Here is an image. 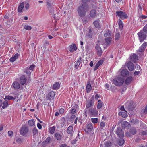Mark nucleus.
<instances>
[{
  "mask_svg": "<svg viewBox=\"0 0 147 147\" xmlns=\"http://www.w3.org/2000/svg\"><path fill=\"white\" fill-rule=\"evenodd\" d=\"M77 10L80 16L84 17L86 15V12L88 10V6L87 4L84 3L78 7Z\"/></svg>",
  "mask_w": 147,
  "mask_h": 147,
  "instance_id": "nucleus-1",
  "label": "nucleus"
},
{
  "mask_svg": "<svg viewBox=\"0 0 147 147\" xmlns=\"http://www.w3.org/2000/svg\"><path fill=\"white\" fill-rule=\"evenodd\" d=\"M113 83L116 86H121L124 82V79L121 77H118L115 78L113 80Z\"/></svg>",
  "mask_w": 147,
  "mask_h": 147,
  "instance_id": "nucleus-2",
  "label": "nucleus"
},
{
  "mask_svg": "<svg viewBox=\"0 0 147 147\" xmlns=\"http://www.w3.org/2000/svg\"><path fill=\"white\" fill-rule=\"evenodd\" d=\"M116 15L122 20L127 19L128 17L126 12L122 11H116Z\"/></svg>",
  "mask_w": 147,
  "mask_h": 147,
  "instance_id": "nucleus-3",
  "label": "nucleus"
},
{
  "mask_svg": "<svg viewBox=\"0 0 147 147\" xmlns=\"http://www.w3.org/2000/svg\"><path fill=\"white\" fill-rule=\"evenodd\" d=\"M138 35L139 37V40L141 42L143 41L146 38L147 34L143 30H141L138 33Z\"/></svg>",
  "mask_w": 147,
  "mask_h": 147,
  "instance_id": "nucleus-4",
  "label": "nucleus"
},
{
  "mask_svg": "<svg viewBox=\"0 0 147 147\" xmlns=\"http://www.w3.org/2000/svg\"><path fill=\"white\" fill-rule=\"evenodd\" d=\"M88 115L91 117H96L98 115V111L96 110V108H90L88 110Z\"/></svg>",
  "mask_w": 147,
  "mask_h": 147,
  "instance_id": "nucleus-5",
  "label": "nucleus"
},
{
  "mask_svg": "<svg viewBox=\"0 0 147 147\" xmlns=\"http://www.w3.org/2000/svg\"><path fill=\"white\" fill-rule=\"evenodd\" d=\"M94 96H92L91 98L88 100L86 102V108H88L94 105Z\"/></svg>",
  "mask_w": 147,
  "mask_h": 147,
  "instance_id": "nucleus-6",
  "label": "nucleus"
},
{
  "mask_svg": "<svg viewBox=\"0 0 147 147\" xmlns=\"http://www.w3.org/2000/svg\"><path fill=\"white\" fill-rule=\"evenodd\" d=\"M28 131V129L27 127L24 126L22 127L20 130V134L23 135L26 134Z\"/></svg>",
  "mask_w": 147,
  "mask_h": 147,
  "instance_id": "nucleus-7",
  "label": "nucleus"
},
{
  "mask_svg": "<svg viewBox=\"0 0 147 147\" xmlns=\"http://www.w3.org/2000/svg\"><path fill=\"white\" fill-rule=\"evenodd\" d=\"M147 45V43L146 42H145L143 43L142 45L139 48L138 50L137 51V53L139 54H140V53H142V52L144 51Z\"/></svg>",
  "mask_w": 147,
  "mask_h": 147,
  "instance_id": "nucleus-8",
  "label": "nucleus"
},
{
  "mask_svg": "<svg viewBox=\"0 0 147 147\" xmlns=\"http://www.w3.org/2000/svg\"><path fill=\"white\" fill-rule=\"evenodd\" d=\"M81 57L79 58L76 62L75 67L76 69H78L79 67L80 68L82 66V64L81 63Z\"/></svg>",
  "mask_w": 147,
  "mask_h": 147,
  "instance_id": "nucleus-9",
  "label": "nucleus"
},
{
  "mask_svg": "<svg viewBox=\"0 0 147 147\" xmlns=\"http://www.w3.org/2000/svg\"><path fill=\"white\" fill-rule=\"evenodd\" d=\"M116 134L120 138H122L124 136V132L120 128H119L117 129Z\"/></svg>",
  "mask_w": 147,
  "mask_h": 147,
  "instance_id": "nucleus-10",
  "label": "nucleus"
},
{
  "mask_svg": "<svg viewBox=\"0 0 147 147\" xmlns=\"http://www.w3.org/2000/svg\"><path fill=\"white\" fill-rule=\"evenodd\" d=\"M96 51L97 52V54L99 56H101L102 54V50L101 47L98 44H97L95 47Z\"/></svg>",
  "mask_w": 147,
  "mask_h": 147,
  "instance_id": "nucleus-11",
  "label": "nucleus"
},
{
  "mask_svg": "<svg viewBox=\"0 0 147 147\" xmlns=\"http://www.w3.org/2000/svg\"><path fill=\"white\" fill-rule=\"evenodd\" d=\"M126 66L130 71H132L134 69V65L130 61H129L127 63Z\"/></svg>",
  "mask_w": 147,
  "mask_h": 147,
  "instance_id": "nucleus-12",
  "label": "nucleus"
},
{
  "mask_svg": "<svg viewBox=\"0 0 147 147\" xmlns=\"http://www.w3.org/2000/svg\"><path fill=\"white\" fill-rule=\"evenodd\" d=\"M26 80L27 79L24 75L21 76L20 79V83L22 85H24L26 83Z\"/></svg>",
  "mask_w": 147,
  "mask_h": 147,
  "instance_id": "nucleus-13",
  "label": "nucleus"
},
{
  "mask_svg": "<svg viewBox=\"0 0 147 147\" xmlns=\"http://www.w3.org/2000/svg\"><path fill=\"white\" fill-rule=\"evenodd\" d=\"M77 49L76 45L75 44H72L69 47V49L71 52L73 53Z\"/></svg>",
  "mask_w": 147,
  "mask_h": 147,
  "instance_id": "nucleus-14",
  "label": "nucleus"
},
{
  "mask_svg": "<svg viewBox=\"0 0 147 147\" xmlns=\"http://www.w3.org/2000/svg\"><path fill=\"white\" fill-rule=\"evenodd\" d=\"M138 58V56L135 54H133L130 57L131 60L134 63H136L137 61Z\"/></svg>",
  "mask_w": 147,
  "mask_h": 147,
  "instance_id": "nucleus-15",
  "label": "nucleus"
},
{
  "mask_svg": "<svg viewBox=\"0 0 147 147\" xmlns=\"http://www.w3.org/2000/svg\"><path fill=\"white\" fill-rule=\"evenodd\" d=\"M15 90L18 89L20 88V85L19 83L17 82H14L11 86Z\"/></svg>",
  "mask_w": 147,
  "mask_h": 147,
  "instance_id": "nucleus-16",
  "label": "nucleus"
},
{
  "mask_svg": "<svg viewBox=\"0 0 147 147\" xmlns=\"http://www.w3.org/2000/svg\"><path fill=\"white\" fill-rule=\"evenodd\" d=\"M121 74L123 76H126L129 75V72L126 69H123L121 72Z\"/></svg>",
  "mask_w": 147,
  "mask_h": 147,
  "instance_id": "nucleus-17",
  "label": "nucleus"
},
{
  "mask_svg": "<svg viewBox=\"0 0 147 147\" xmlns=\"http://www.w3.org/2000/svg\"><path fill=\"white\" fill-rule=\"evenodd\" d=\"M92 89V87L90 81L87 82V84L86 88V90L87 93H89Z\"/></svg>",
  "mask_w": 147,
  "mask_h": 147,
  "instance_id": "nucleus-18",
  "label": "nucleus"
},
{
  "mask_svg": "<svg viewBox=\"0 0 147 147\" xmlns=\"http://www.w3.org/2000/svg\"><path fill=\"white\" fill-rule=\"evenodd\" d=\"M86 128L87 130L88 131H91L93 129L92 124L90 123L88 124H87Z\"/></svg>",
  "mask_w": 147,
  "mask_h": 147,
  "instance_id": "nucleus-19",
  "label": "nucleus"
},
{
  "mask_svg": "<svg viewBox=\"0 0 147 147\" xmlns=\"http://www.w3.org/2000/svg\"><path fill=\"white\" fill-rule=\"evenodd\" d=\"M24 2L21 3L18 7V11L19 12H21L24 7Z\"/></svg>",
  "mask_w": 147,
  "mask_h": 147,
  "instance_id": "nucleus-20",
  "label": "nucleus"
},
{
  "mask_svg": "<svg viewBox=\"0 0 147 147\" xmlns=\"http://www.w3.org/2000/svg\"><path fill=\"white\" fill-rule=\"evenodd\" d=\"M60 87V85L59 82H56L53 86L52 89L54 90H56L59 89Z\"/></svg>",
  "mask_w": 147,
  "mask_h": 147,
  "instance_id": "nucleus-21",
  "label": "nucleus"
},
{
  "mask_svg": "<svg viewBox=\"0 0 147 147\" xmlns=\"http://www.w3.org/2000/svg\"><path fill=\"white\" fill-rule=\"evenodd\" d=\"M67 133L69 134H72L73 131V127L72 126H69L67 130Z\"/></svg>",
  "mask_w": 147,
  "mask_h": 147,
  "instance_id": "nucleus-22",
  "label": "nucleus"
},
{
  "mask_svg": "<svg viewBox=\"0 0 147 147\" xmlns=\"http://www.w3.org/2000/svg\"><path fill=\"white\" fill-rule=\"evenodd\" d=\"M19 55L17 53L14 55L11 58L9 59L10 61L12 62H14L16 59H17Z\"/></svg>",
  "mask_w": 147,
  "mask_h": 147,
  "instance_id": "nucleus-23",
  "label": "nucleus"
},
{
  "mask_svg": "<svg viewBox=\"0 0 147 147\" xmlns=\"http://www.w3.org/2000/svg\"><path fill=\"white\" fill-rule=\"evenodd\" d=\"M55 95V92L53 91L51 92L48 94V96L49 97H48V99H51L53 98L54 97Z\"/></svg>",
  "mask_w": 147,
  "mask_h": 147,
  "instance_id": "nucleus-24",
  "label": "nucleus"
},
{
  "mask_svg": "<svg viewBox=\"0 0 147 147\" xmlns=\"http://www.w3.org/2000/svg\"><path fill=\"white\" fill-rule=\"evenodd\" d=\"M61 127H63L64 126L66 122V120L64 117H62L61 118Z\"/></svg>",
  "mask_w": 147,
  "mask_h": 147,
  "instance_id": "nucleus-25",
  "label": "nucleus"
},
{
  "mask_svg": "<svg viewBox=\"0 0 147 147\" xmlns=\"http://www.w3.org/2000/svg\"><path fill=\"white\" fill-rule=\"evenodd\" d=\"M133 80V78L132 77H127L125 80V83L127 84H129Z\"/></svg>",
  "mask_w": 147,
  "mask_h": 147,
  "instance_id": "nucleus-26",
  "label": "nucleus"
},
{
  "mask_svg": "<svg viewBox=\"0 0 147 147\" xmlns=\"http://www.w3.org/2000/svg\"><path fill=\"white\" fill-rule=\"evenodd\" d=\"M55 136L57 140H60L62 137V136L59 133H56L55 134Z\"/></svg>",
  "mask_w": 147,
  "mask_h": 147,
  "instance_id": "nucleus-27",
  "label": "nucleus"
},
{
  "mask_svg": "<svg viewBox=\"0 0 147 147\" xmlns=\"http://www.w3.org/2000/svg\"><path fill=\"white\" fill-rule=\"evenodd\" d=\"M96 14V11L95 10H91L90 13V16L94 18L95 17Z\"/></svg>",
  "mask_w": 147,
  "mask_h": 147,
  "instance_id": "nucleus-28",
  "label": "nucleus"
},
{
  "mask_svg": "<svg viewBox=\"0 0 147 147\" xmlns=\"http://www.w3.org/2000/svg\"><path fill=\"white\" fill-rule=\"evenodd\" d=\"M94 26L97 28H100V24L98 21L96 20L93 22Z\"/></svg>",
  "mask_w": 147,
  "mask_h": 147,
  "instance_id": "nucleus-29",
  "label": "nucleus"
},
{
  "mask_svg": "<svg viewBox=\"0 0 147 147\" xmlns=\"http://www.w3.org/2000/svg\"><path fill=\"white\" fill-rule=\"evenodd\" d=\"M51 141V138L50 137H47L45 140L42 143L44 145L48 144L50 143Z\"/></svg>",
  "mask_w": 147,
  "mask_h": 147,
  "instance_id": "nucleus-30",
  "label": "nucleus"
},
{
  "mask_svg": "<svg viewBox=\"0 0 147 147\" xmlns=\"http://www.w3.org/2000/svg\"><path fill=\"white\" fill-rule=\"evenodd\" d=\"M127 108L131 111H133L134 108L132 102H130L128 105Z\"/></svg>",
  "mask_w": 147,
  "mask_h": 147,
  "instance_id": "nucleus-31",
  "label": "nucleus"
},
{
  "mask_svg": "<svg viewBox=\"0 0 147 147\" xmlns=\"http://www.w3.org/2000/svg\"><path fill=\"white\" fill-rule=\"evenodd\" d=\"M119 115H121L123 117H127V115L125 112H120L118 113Z\"/></svg>",
  "mask_w": 147,
  "mask_h": 147,
  "instance_id": "nucleus-32",
  "label": "nucleus"
},
{
  "mask_svg": "<svg viewBox=\"0 0 147 147\" xmlns=\"http://www.w3.org/2000/svg\"><path fill=\"white\" fill-rule=\"evenodd\" d=\"M8 101L7 100H5L3 102V104L2 106L3 109H4L8 106Z\"/></svg>",
  "mask_w": 147,
  "mask_h": 147,
  "instance_id": "nucleus-33",
  "label": "nucleus"
},
{
  "mask_svg": "<svg viewBox=\"0 0 147 147\" xmlns=\"http://www.w3.org/2000/svg\"><path fill=\"white\" fill-rule=\"evenodd\" d=\"M130 132L132 134L134 135L136 132V128L132 127L130 129Z\"/></svg>",
  "mask_w": 147,
  "mask_h": 147,
  "instance_id": "nucleus-34",
  "label": "nucleus"
},
{
  "mask_svg": "<svg viewBox=\"0 0 147 147\" xmlns=\"http://www.w3.org/2000/svg\"><path fill=\"white\" fill-rule=\"evenodd\" d=\"M111 39V38L110 37H107L105 38V40L107 45H108L110 44Z\"/></svg>",
  "mask_w": 147,
  "mask_h": 147,
  "instance_id": "nucleus-35",
  "label": "nucleus"
},
{
  "mask_svg": "<svg viewBox=\"0 0 147 147\" xmlns=\"http://www.w3.org/2000/svg\"><path fill=\"white\" fill-rule=\"evenodd\" d=\"M29 70L28 69V67H27L24 70V73L26 74H27L28 75V76L30 75L31 73L32 72V71H31L30 70L29 71Z\"/></svg>",
  "mask_w": 147,
  "mask_h": 147,
  "instance_id": "nucleus-36",
  "label": "nucleus"
},
{
  "mask_svg": "<svg viewBox=\"0 0 147 147\" xmlns=\"http://www.w3.org/2000/svg\"><path fill=\"white\" fill-rule=\"evenodd\" d=\"M124 142V140L123 138H121L119 140L118 144L119 146H122L123 145Z\"/></svg>",
  "mask_w": 147,
  "mask_h": 147,
  "instance_id": "nucleus-37",
  "label": "nucleus"
},
{
  "mask_svg": "<svg viewBox=\"0 0 147 147\" xmlns=\"http://www.w3.org/2000/svg\"><path fill=\"white\" fill-rule=\"evenodd\" d=\"M28 123L29 125L31 126H33L35 123L34 120L33 119L29 120L28 121Z\"/></svg>",
  "mask_w": 147,
  "mask_h": 147,
  "instance_id": "nucleus-38",
  "label": "nucleus"
},
{
  "mask_svg": "<svg viewBox=\"0 0 147 147\" xmlns=\"http://www.w3.org/2000/svg\"><path fill=\"white\" fill-rule=\"evenodd\" d=\"M111 32L110 31L107 30L104 34V36L105 37H106L107 36L109 37L111 35Z\"/></svg>",
  "mask_w": 147,
  "mask_h": 147,
  "instance_id": "nucleus-39",
  "label": "nucleus"
},
{
  "mask_svg": "<svg viewBox=\"0 0 147 147\" xmlns=\"http://www.w3.org/2000/svg\"><path fill=\"white\" fill-rule=\"evenodd\" d=\"M55 127L54 126H53L52 127H50L49 129L50 133L51 134H53L54 133L55 131Z\"/></svg>",
  "mask_w": 147,
  "mask_h": 147,
  "instance_id": "nucleus-40",
  "label": "nucleus"
},
{
  "mask_svg": "<svg viewBox=\"0 0 147 147\" xmlns=\"http://www.w3.org/2000/svg\"><path fill=\"white\" fill-rule=\"evenodd\" d=\"M118 24L119 28H123V24L122 22V21L120 19L118 20Z\"/></svg>",
  "mask_w": 147,
  "mask_h": 147,
  "instance_id": "nucleus-41",
  "label": "nucleus"
},
{
  "mask_svg": "<svg viewBox=\"0 0 147 147\" xmlns=\"http://www.w3.org/2000/svg\"><path fill=\"white\" fill-rule=\"evenodd\" d=\"M16 141L18 144H21L22 142V139L20 137L16 138Z\"/></svg>",
  "mask_w": 147,
  "mask_h": 147,
  "instance_id": "nucleus-42",
  "label": "nucleus"
},
{
  "mask_svg": "<svg viewBox=\"0 0 147 147\" xmlns=\"http://www.w3.org/2000/svg\"><path fill=\"white\" fill-rule=\"evenodd\" d=\"M35 67V65L34 64H32L30 66L28 67V69L29 70H30L32 72L33 71Z\"/></svg>",
  "mask_w": 147,
  "mask_h": 147,
  "instance_id": "nucleus-43",
  "label": "nucleus"
},
{
  "mask_svg": "<svg viewBox=\"0 0 147 147\" xmlns=\"http://www.w3.org/2000/svg\"><path fill=\"white\" fill-rule=\"evenodd\" d=\"M14 98L13 97L9 96H5L4 98L5 100L7 99L9 100L14 99Z\"/></svg>",
  "mask_w": 147,
  "mask_h": 147,
  "instance_id": "nucleus-44",
  "label": "nucleus"
},
{
  "mask_svg": "<svg viewBox=\"0 0 147 147\" xmlns=\"http://www.w3.org/2000/svg\"><path fill=\"white\" fill-rule=\"evenodd\" d=\"M142 114H146L147 113V105L145 106V109L141 111Z\"/></svg>",
  "mask_w": 147,
  "mask_h": 147,
  "instance_id": "nucleus-45",
  "label": "nucleus"
},
{
  "mask_svg": "<svg viewBox=\"0 0 147 147\" xmlns=\"http://www.w3.org/2000/svg\"><path fill=\"white\" fill-rule=\"evenodd\" d=\"M55 7L53 6V7H51V8L50 9V10H49V11L52 14H54L55 11L54 10Z\"/></svg>",
  "mask_w": 147,
  "mask_h": 147,
  "instance_id": "nucleus-46",
  "label": "nucleus"
},
{
  "mask_svg": "<svg viewBox=\"0 0 147 147\" xmlns=\"http://www.w3.org/2000/svg\"><path fill=\"white\" fill-rule=\"evenodd\" d=\"M24 28L27 30H30L32 29V27L31 26L27 25H25Z\"/></svg>",
  "mask_w": 147,
  "mask_h": 147,
  "instance_id": "nucleus-47",
  "label": "nucleus"
},
{
  "mask_svg": "<svg viewBox=\"0 0 147 147\" xmlns=\"http://www.w3.org/2000/svg\"><path fill=\"white\" fill-rule=\"evenodd\" d=\"M98 119L97 118H92L91 121L94 124L97 123L98 122Z\"/></svg>",
  "mask_w": 147,
  "mask_h": 147,
  "instance_id": "nucleus-48",
  "label": "nucleus"
},
{
  "mask_svg": "<svg viewBox=\"0 0 147 147\" xmlns=\"http://www.w3.org/2000/svg\"><path fill=\"white\" fill-rule=\"evenodd\" d=\"M103 104V102H98L97 105V108L98 109H100L101 108Z\"/></svg>",
  "mask_w": 147,
  "mask_h": 147,
  "instance_id": "nucleus-49",
  "label": "nucleus"
},
{
  "mask_svg": "<svg viewBox=\"0 0 147 147\" xmlns=\"http://www.w3.org/2000/svg\"><path fill=\"white\" fill-rule=\"evenodd\" d=\"M33 134L34 135H36L38 133V131L36 128H34L32 130Z\"/></svg>",
  "mask_w": 147,
  "mask_h": 147,
  "instance_id": "nucleus-50",
  "label": "nucleus"
},
{
  "mask_svg": "<svg viewBox=\"0 0 147 147\" xmlns=\"http://www.w3.org/2000/svg\"><path fill=\"white\" fill-rule=\"evenodd\" d=\"M111 145V143L109 141H107L105 143V147H110Z\"/></svg>",
  "mask_w": 147,
  "mask_h": 147,
  "instance_id": "nucleus-51",
  "label": "nucleus"
},
{
  "mask_svg": "<svg viewBox=\"0 0 147 147\" xmlns=\"http://www.w3.org/2000/svg\"><path fill=\"white\" fill-rule=\"evenodd\" d=\"M120 38V34L119 32L117 33L116 34L115 37V39L116 40H118Z\"/></svg>",
  "mask_w": 147,
  "mask_h": 147,
  "instance_id": "nucleus-52",
  "label": "nucleus"
},
{
  "mask_svg": "<svg viewBox=\"0 0 147 147\" xmlns=\"http://www.w3.org/2000/svg\"><path fill=\"white\" fill-rule=\"evenodd\" d=\"M143 30L147 34V24L144 27Z\"/></svg>",
  "mask_w": 147,
  "mask_h": 147,
  "instance_id": "nucleus-53",
  "label": "nucleus"
},
{
  "mask_svg": "<svg viewBox=\"0 0 147 147\" xmlns=\"http://www.w3.org/2000/svg\"><path fill=\"white\" fill-rule=\"evenodd\" d=\"M70 111L71 113L72 114H74L76 112V110L75 108H72Z\"/></svg>",
  "mask_w": 147,
  "mask_h": 147,
  "instance_id": "nucleus-54",
  "label": "nucleus"
},
{
  "mask_svg": "<svg viewBox=\"0 0 147 147\" xmlns=\"http://www.w3.org/2000/svg\"><path fill=\"white\" fill-rule=\"evenodd\" d=\"M129 123L128 122L125 121L123 122V123L122 124V127H123V125H124V127H126L128 125H129Z\"/></svg>",
  "mask_w": 147,
  "mask_h": 147,
  "instance_id": "nucleus-55",
  "label": "nucleus"
},
{
  "mask_svg": "<svg viewBox=\"0 0 147 147\" xmlns=\"http://www.w3.org/2000/svg\"><path fill=\"white\" fill-rule=\"evenodd\" d=\"M103 63V60H101L99 61L97 63L99 66L102 65Z\"/></svg>",
  "mask_w": 147,
  "mask_h": 147,
  "instance_id": "nucleus-56",
  "label": "nucleus"
},
{
  "mask_svg": "<svg viewBox=\"0 0 147 147\" xmlns=\"http://www.w3.org/2000/svg\"><path fill=\"white\" fill-rule=\"evenodd\" d=\"M8 134L9 136L11 137L13 135V132L11 131H9L8 132Z\"/></svg>",
  "mask_w": 147,
  "mask_h": 147,
  "instance_id": "nucleus-57",
  "label": "nucleus"
},
{
  "mask_svg": "<svg viewBox=\"0 0 147 147\" xmlns=\"http://www.w3.org/2000/svg\"><path fill=\"white\" fill-rule=\"evenodd\" d=\"M100 127L102 129L105 126V124L103 122H101L100 123Z\"/></svg>",
  "mask_w": 147,
  "mask_h": 147,
  "instance_id": "nucleus-58",
  "label": "nucleus"
},
{
  "mask_svg": "<svg viewBox=\"0 0 147 147\" xmlns=\"http://www.w3.org/2000/svg\"><path fill=\"white\" fill-rule=\"evenodd\" d=\"M47 7L48 9L49 10H50V9L51 8V7H52L50 3H47Z\"/></svg>",
  "mask_w": 147,
  "mask_h": 147,
  "instance_id": "nucleus-59",
  "label": "nucleus"
},
{
  "mask_svg": "<svg viewBox=\"0 0 147 147\" xmlns=\"http://www.w3.org/2000/svg\"><path fill=\"white\" fill-rule=\"evenodd\" d=\"M59 112L61 114H63L64 112V109H60L59 110Z\"/></svg>",
  "mask_w": 147,
  "mask_h": 147,
  "instance_id": "nucleus-60",
  "label": "nucleus"
},
{
  "mask_svg": "<svg viewBox=\"0 0 147 147\" xmlns=\"http://www.w3.org/2000/svg\"><path fill=\"white\" fill-rule=\"evenodd\" d=\"M135 67V68L136 69H138V70H140V71L141 69L140 68V66L139 65H138V64L136 65Z\"/></svg>",
  "mask_w": 147,
  "mask_h": 147,
  "instance_id": "nucleus-61",
  "label": "nucleus"
},
{
  "mask_svg": "<svg viewBox=\"0 0 147 147\" xmlns=\"http://www.w3.org/2000/svg\"><path fill=\"white\" fill-rule=\"evenodd\" d=\"M140 18L142 19H146L147 18V16L142 15L140 16Z\"/></svg>",
  "mask_w": 147,
  "mask_h": 147,
  "instance_id": "nucleus-62",
  "label": "nucleus"
},
{
  "mask_svg": "<svg viewBox=\"0 0 147 147\" xmlns=\"http://www.w3.org/2000/svg\"><path fill=\"white\" fill-rule=\"evenodd\" d=\"M99 66L98 65V64L96 63L94 68V70L95 71L99 67Z\"/></svg>",
  "mask_w": 147,
  "mask_h": 147,
  "instance_id": "nucleus-63",
  "label": "nucleus"
},
{
  "mask_svg": "<svg viewBox=\"0 0 147 147\" xmlns=\"http://www.w3.org/2000/svg\"><path fill=\"white\" fill-rule=\"evenodd\" d=\"M141 133L143 135H147V130L145 131H142L141 132Z\"/></svg>",
  "mask_w": 147,
  "mask_h": 147,
  "instance_id": "nucleus-64",
  "label": "nucleus"
}]
</instances>
